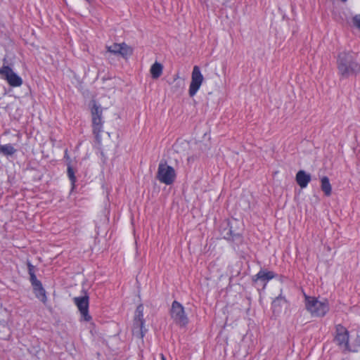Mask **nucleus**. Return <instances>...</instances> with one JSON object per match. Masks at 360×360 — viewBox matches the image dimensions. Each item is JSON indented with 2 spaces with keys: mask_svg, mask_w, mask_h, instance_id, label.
<instances>
[{
  "mask_svg": "<svg viewBox=\"0 0 360 360\" xmlns=\"http://www.w3.org/2000/svg\"><path fill=\"white\" fill-rule=\"evenodd\" d=\"M354 25L359 29H360V17L355 16L353 18Z\"/></svg>",
  "mask_w": 360,
  "mask_h": 360,
  "instance_id": "nucleus-19",
  "label": "nucleus"
},
{
  "mask_svg": "<svg viewBox=\"0 0 360 360\" xmlns=\"http://www.w3.org/2000/svg\"><path fill=\"white\" fill-rule=\"evenodd\" d=\"M106 49L109 53H111L114 55H120L123 58H127V56L132 54L131 48L127 45L125 43H114L110 46H107Z\"/></svg>",
  "mask_w": 360,
  "mask_h": 360,
  "instance_id": "nucleus-11",
  "label": "nucleus"
},
{
  "mask_svg": "<svg viewBox=\"0 0 360 360\" xmlns=\"http://www.w3.org/2000/svg\"><path fill=\"white\" fill-rule=\"evenodd\" d=\"M16 152V149L10 143L1 145L0 146V153L4 155H13Z\"/></svg>",
  "mask_w": 360,
  "mask_h": 360,
  "instance_id": "nucleus-17",
  "label": "nucleus"
},
{
  "mask_svg": "<svg viewBox=\"0 0 360 360\" xmlns=\"http://www.w3.org/2000/svg\"><path fill=\"white\" fill-rule=\"evenodd\" d=\"M337 68L339 76L346 79L360 72V64L352 53L343 51L337 56Z\"/></svg>",
  "mask_w": 360,
  "mask_h": 360,
  "instance_id": "nucleus-1",
  "label": "nucleus"
},
{
  "mask_svg": "<svg viewBox=\"0 0 360 360\" xmlns=\"http://www.w3.org/2000/svg\"><path fill=\"white\" fill-rule=\"evenodd\" d=\"M304 304L307 311L315 317H323L329 311L330 306L327 299L318 298L304 295Z\"/></svg>",
  "mask_w": 360,
  "mask_h": 360,
  "instance_id": "nucleus-2",
  "label": "nucleus"
},
{
  "mask_svg": "<svg viewBox=\"0 0 360 360\" xmlns=\"http://www.w3.org/2000/svg\"><path fill=\"white\" fill-rule=\"evenodd\" d=\"M0 75L10 86L20 87L23 83L22 79L8 65H4L0 68Z\"/></svg>",
  "mask_w": 360,
  "mask_h": 360,
  "instance_id": "nucleus-8",
  "label": "nucleus"
},
{
  "mask_svg": "<svg viewBox=\"0 0 360 360\" xmlns=\"http://www.w3.org/2000/svg\"><path fill=\"white\" fill-rule=\"evenodd\" d=\"M170 316L175 323L180 326H185L188 323V319L185 313L184 307L180 302L176 300L172 303Z\"/></svg>",
  "mask_w": 360,
  "mask_h": 360,
  "instance_id": "nucleus-6",
  "label": "nucleus"
},
{
  "mask_svg": "<svg viewBox=\"0 0 360 360\" xmlns=\"http://www.w3.org/2000/svg\"><path fill=\"white\" fill-rule=\"evenodd\" d=\"M74 303L81 314L82 319L87 322L90 321L91 316L89 314V297L87 296L76 297L74 298Z\"/></svg>",
  "mask_w": 360,
  "mask_h": 360,
  "instance_id": "nucleus-10",
  "label": "nucleus"
},
{
  "mask_svg": "<svg viewBox=\"0 0 360 360\" xmlns=\"http://www.w3.org/2000/svg\"><path fill=\"white\" fill-rule=\"evenodd\" d=\"M160 356L161 360H167L166 357L165 356V355L163 354H160Z\"/></svg>",
  "mask_w": 360,
  "mask_h": 360,
  "instance_id": "nucleus-21",
  "label": "nucleus"
},
{
  "mask_svg": "<svg viewBox=\"0 0 360 360\" xmlns=\"http://www.w3.org/2000/svg\"><path fill=\"white\" fill-rule=\"evenodd\" d=\"M64 158H67V159H69V155H68V150H65V155H64Z\"/></svg>",
  "mask_w": 360,
  "mask_h": 360,
  "instance_id": "nucleus-20",
  "label": "nucleus"
},
{
  "mask_svg": "<svg viewBox=\"0 0 360 360\" xmlns=\"http://www.w3.org/2000/svg\"><path fill=\"white\" fill-rule=\"evenodd\" d=\"M336 344L344 351L350 352L349 334L348 330L342 324L335 326V335L334 338Z\"/></svg>",
  "mask_w": 360,
  "mask_h": 360,
  "instance_id": "nucleus-7",
  "label": "nucleus"
},
{
  "mask_svg": "<svg viewBox=\"0 0 360 360\" xmlns=\"http://www.w3.org/2000/svg\"><path fill=\"white\" fill-rule=\"evenodd\" d=\"M163 66L161 63L155 62L150 69V72L153 79H158L162 74Z\"/></svg>",
  "mask_w": 360,
  "mask_h": 360,
  "instance_id": "nucleus-15",
  "label": "nucleus"
},
{
  "mask_svg": "<svg viewBox=\"0 0 360 360\" xmlns=\"http://www.w3.org/2000/svg\"><path fill=\"white\" fill-rule=\"evenodd\" d=\"M204 77L200 68L195 65L191 73V81L188 89V94L191 97H193L197 94L200 89Z\"/></svg>",
  "mask_w": 360,
  "mask_h": 360,
  "instance_id": "nucleus-9",
  "label": "nucleus"
},
{
  "mask_svg": "<svg viewBox=\"0 0 360 360\" xmlns=\"http://www.w3.org/2000/svg\"><path fill=\"white\" fill-rule=\"evenodd\" d=\"M311 175L304 170L298 171L295 176V181L302 188H306L311 181Z\"/></svg>",
  "mask_w": 360,
  "mask_h": 360,
  "instance_id": "nucleus-12",
  "label": "nucleus"
},
{
  "mask_svg": "<svg viewBox=\"0 0 360 360\" xmlns=\"http://www.w3.org/2000/svg\"><path fill=\"white\" fill-rule=\"evenodd\" d=\"M143 305L140 304L137 307L136 309V315L135 318V324H137L138 326L141 329L144 324V320H143Z\"/></svg>",
  "mask_w": 360,
  "mask_h": 360,
  "instance_id": "nucleus-16",
  "label": "nucleus"
},
{
  "mask_svg": "<svg viewBox=\"0 0 360 360\" xmlns=\"http://www.w3.org/2000/svg\"><path fill=\"white\" fill-rule=\"evenodd\" d=\"M321 189L327 197L332 194V186L328 176H323L320 179Z\"/></svg>",
  "mask_w": 360,
  "mask_h": 360,
  "instance_id": "nucleus-14",
  "label": "nucleus"
},
{
  "mask_svg": "<svg viewBox=\"0 0 360 360\" xmlns=\"http://www.w3.org/2000/svg\"><path fill=\"white\" fill-rule=\"evenodd\" d=\"M67 174H68V176L71 182L72 189H74L75 187V183H76L77 179L75 175V171H74L73 168L71 167V165H70L68 166Z\"/></svg>",
  "mask_w": 360,
  "mask_h": 360,
  "instance_id": "nucleus-18",
  "label": "nucleus"
},
{
  "mask_svg": "<svg viewBox=\"0 0 360 360\" xmlns=\"http://www.w3.org/2000/svg\"><path fill=\"white\" fill-rule=\"evenodd\" d=\"M156 179L162 184L172 185L176 179V172L167 161L162 160L158 165Z\"/></svg>",
  "mask_w": 360,
  "mask_h": 360,
  "instance_id": "nucleus-4",
  "label": "nucleus"
},
{
  "mask_svg": "<svg viewBox=\"0 0 360 360\" xmlns=\"http://www.w3.org/2000/svg\"><path fill=\"white\" fill-rule=\"evenodd\" d=\"M92 120V131L97 141L101 139V134L103 131V121L102 119L103 110L95 101H92L91 106Z\"/></svg>",
  "mask_w": 360,
  "mask_h": 360,
  "instance_id": "nucleus-3",
  "label": "nucleus"
},
{
  "mask_svg": "<svg viewBox=\"0 0 360 360\" xmlns=\"http://www.w3.org/2000/svg\"><path fill=\"white\" fill-rule=\"evenodd\" d=\"M276 274L271 271L260 270L256 275L252 278V281L256 282L257 281H264L267 283L270 280L276 278Z\"/></svg>",
  "mask_w": 360,
  "mask_h": 360,
  "instance_id": "nucleus-13",
  "label": "nucleus"
},
{
  "mask_svg": "<svg viewBox=\"0 0 360 360\" xmlns=\"http://www.w3.org/2000/svg\"><path fill=\"white\" fill-rule=\"evenodd\" d=\"M28 273L30 275V281L33 288V292L37 298H38L44 304L47 302L46 290L41 283L37 278L34 266L30 262H27Z\"/></svg>",
  "mask_w": 360,
  "mask_h": 360,
  "instance_id": "nucleus-5",
  "label": "nucleus"
}]
</instances>
